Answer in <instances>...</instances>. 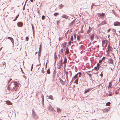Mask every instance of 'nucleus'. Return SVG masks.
Segmentation results:
<instances>
[{
    "label": "nucleus",
    "mask_w": 120,
    "mask_h": 120,
    "mask_svg": "<svg viewBox=\"0 0 120 120\" xmlns=\"http://www.w3.org/2000/svg\"><path fill=\"white\" fill-rule=\"evenodd\" d=\"M17 25L19 27H21L23 26V24L22 22H19L17 23Z\"/></svg>",
    "instance_id": "obj_5"
},
{
    "label": "nucleus",
    "mask_w": 120,
    "mask_h": 120,
    "mask_svg": "<svg viewBox=\"0 0 120 120\" xmlns=\"http://www.w3.org/2000/svg\"><path fill=\"white\" fill-rule=\"evenodd\" d=\"M106 23L105 21H102L99 24L101 25H102Z\"/></svg>",
    "instance_id": "obj_12"
},
{
    "label": "nucleus",
    "mask_w": 120,
    "mask_h": 120,
    "mask_svg": "<svg viewBox=\"0 0 120 120\" xmlns=\"http://www.w3.org/2000/svg\"><path fill=\"white\" fill-rule=\"evenodd\" d=\"M33 68V64L32 65H31V71H32V69Z\"/></svg>",
    "instance_id": "obj_43"
},
{
    "label": "nucleus",
    "mask_w": 120,
    "mask_h": 120,
    "mask_svg": "<svg viewBox=\"0 0 120 120\" xmlns=\"http://www.w3.org/2000/svg\"><path fill=\"white\" fill-rule=\"evenodd\" d=\"M68 59H69L70 60H71V59H70V57L68 56Z\"/></svg>",
    "instance_id": "obj_60"
},
{
    "label": "nucleus",
    "mask_w": 120,
    "mask_h": 120,
    "mask_svg": "<svg viewBox=\"0 0 120 120\" xmlns=\"http://www.w3.org/2000/svg\"><path fill=\"white\" fill-rule=\"evenodd\" d=\"M65 55L66 56L67 55H68V46H67L65 52L64 58V63H66L67 62V58L65 56Z\"/></svg>",
    "instance_id": "obj_1"
},
{
    "label": "nucleus",
    "mask_w": 120,
    "mask_h": 120,
    "mask_svg": "<svg viewBox=\"0 0 120 120\" xmlns=\"http://www.w3.org/2000/svg\"><path fill=\"white\" fill-rule=\"evenodd\" d=\"M32 114L33 118L35 120L37 117V116L35 114L34 111L33 109L32 111Z\"/></svg>",
    "instance_id": "obj_3"
},
{
    "label": "nucleus",
    "mask_w": 120,
    "mask_h": 120,
    "mask_svg": "<svg viewBox=\"0 0 120 120\" xmlns=\"http://www.w3.org/2000/svg\"><path fill=\"white\" fill-rule=\"evenodd\" d=\"M41 51V45H40V47L39 48V51H38V55L39 56H40V55Z\"/></svg>",
    "instance_id": "obj_9"
},
{
    "label": "nucleus",
    "mask_w": 120,
    "mask_h": 120,
    "mask_svg": "<svg viewBox=\"0 0 120 120\" xmlns=\"http://www.w3.org/2000/svg\"><path fill=\"white\" fill-rule=\"evenodd\" d=\"M97 66H95V67L92 70V71L94 69H95V70H96V72L97 71H98V68H97Z\"/></svg>",
    "instance_id": "obj_31"
},
{
    "label": "nucleus",
    "mask_w": 120,
    "mask_h": 120,
    "mask_svg": "<svg viewBox=\"0 0 120 120\" xmlns=\"http://www.w3.org/2000/svg\"><path fill=\"white\" fill-rule=\"evenodd\" d=\"M12 80V79H10L9 80V81H8V83H9V82H10V81H11V80Z\"/></svg>",
    "instance_id": "obj_52"
},
{
    "label": "nucleus",
    "mask_w": 120,
    "mask_h": 120,
    "mask_svg": "<svg viewBox=\"0 0 120 120\" xmlns=\"http://www.w3.org/2000/svg\"><path fill=\"white\" fill-rule=\"evenodd\" d=\"M60 81L61 82V83H62V82H63V81L62 79H60Z\"/></svg>",
    "instance_id": "obj_64"
},
{
    "label": "nucleus",
    "mask_w": 120,
    "mask_h": 120,
    "mask_svg": "<svg viewBox=\"0 0 120 120\" xmlns=\"http://www.w3.org/2000/svg\"><path fill=\"white\" fill-rule=\"evenodd\" d=\"M111 47L110 48H107V49H108V51L109 52H112V51L111 49Z\"/></svg>",
    "instance_id": "obj_17"
},
{
    "label": "nucleus",
    "mask_w": 120,
    "mask_h": 120,
    "mask_svg": "<svg viewBox=\"0 0 120 120\" xmlns=\"http://www.w3.org/2000/svg\"><path fill=\"white\" fill-rule=\"evenodd\" d=\"M31 25L32 26V30L33 31V33H34V27L33 25L32 24H31Z\"/></svg>",
    "instance_id": "obj_30"
},
{
    "label": "nucleus",
    "mask_w": 120,
    "mask_h": 120,
    "mask_svg": "<svg viewBox=\"0 0 120 120\" xmlns=\"http://www.w3.org/2000/svg\"><path fill=\"white\" fill-rule=\"evenodd\" d=\"M109 108H105V109H103V111L104 112H106L108 111H109Z\"/></svg>",
    "instance_id": "obj_15"
},
{
    "label": "nucleus",
    "mask_w": 120,
    "mask_h": 120,
    "mask_svg": "<svg viewBox=\"0 0 120 120\" xmlns=\"http://www.w3.org/2000/svg\"><path fill=\"white\" fill-rule=\"evenodd\" d=\"M64 69H66V63H64Z\"/></svg>",
    "instance_id": "obj_38"
},
{
    "label": "nucleus",
    "mask_w": 120,
    "mask_h": 120,
    "mask_svg": "<svg viewBox=\"0 0 120 120\" xmlns=\"http://www.w3.org/2000/svg\"><path fill=\"white\" fill-rule=\"evenodd\" d=\"M79 80V78L77 79L75 81V83L76 84H78V81Z\"/></svg>",
    "instance_id": "obj_21"
},
{
    "label": "nucleus",
    "mask_w": 120,
    "mask_h": 120,
    "mask_svg": "<svg viewBox=\"0 0 120 120\" xmlns=\"http://www.w3.org/2000/svg\"><path fill=\"white\" fill-rule=\"evenodd\" d=\"M90 88H89L88 89H86L85 90L84 94H86L88 92H89L90 90Z\"/></svg>",
    "instance_id": "obj_11"
},
{
    "label": "nucleus",
    "mask_w": 120,
    "mask_h": 120,
    "mask_svg": "<svg viewBox=\"0 0 120 120\" xmlns=\"http://www.w3.org/2000/svg\"><path fill=\"white\" fill-rule=\"evenodd\" d=\"M7 104L8 105H11V102L9 101H7Z\"/></svg>",
    "instance_id": "obj_34"
},
{
    "label": "nucleus",
    "mask_w": 120,
    "mask_h": 120,
    "mask_svg": "<svg viewBox=\"0 0 120 120\" xmlns=\"http://www.w3.org/2000/svg\"><path fill=\"white\" fill-rule=\"evenodd\" d=\"M111 47L110 46V45H109V44L108 45L107 48H111Z\"/></svg>",
    "instance_id": "obj_53"
},
{
    "label": "nucleus",
    "mask_w": 120,
    "mask_h": 120,
    "mask_svg": "<svg viewBox=\"0 0 120 120\" xmlns=\"http://www.w3.org/2000/svg\"><path fill=\"white\" fill-rule=\"evenodd\" d=\"M105 42V40H102V45L103 44H104Z\"/></svg>",
    "instance_id": "obj_36"
},
{
    "label": "nucleus",
    "mask_w": 120,
    "mask_h": 120,
    "mask_svg": "<svg viewBox=\"0 0 120 120\" xmlns=\"http://www.w3.org/2000/svg\"><path fill=\"white\" fill-rule=\"evenodd\" d=\"M102 60H99V63H101L102 62Z\"/></svg>",
    "instance_id": "obj_45"
},
{
    "label": "nucleus",
    "mask_w": 120,
    "mask_h": 120,
    "mask_svg": "<svg viewBox=\"0 0 120 120\" xmlns=\"http://www.w3.org/2000/svg\"><path fill=\"white\" fill-rule=\"evenodd\" d=\"M19 14H18L15 18L13 20V21H15L18 18V17L19 16Z\"/></svg>",
    "instance_id": "obj_27"
},
{
    "label": "nucleus",
    "mask_w": 120,
    "mask_h": 120,
    "mask_svg": "<svg viewBox=\"0 0 120 120\" xmlns=\"http://www.w3.org/2000/svg\"><path fill=\"white\" fill-rule=\"evenodd\" d=\"M63 5L62 4H61L60 5H59V8H61L63 6Z\"/></svg>",
    "instance_id": "obj_32"
},
{
    "label": "nucleus",
    "mask_w": 120,
    "mask_h": 120,
    "mask_svg": "<svg viewBox=\"0 0 120 120\" xmlns=\"http://www.w3.org/2000/svg\"><path fill=\"white\" fill-rule=\"evenodd\" d=\"M81 72H78L74 76V77H73V79H75L76 78L80 77L81 75Z\"/></svg>",
    "instance_id": "obj_2"
},
{
    "label": "nucleus",
    "mask_w": 120,
    "mask_h": 120,
    "mask_svg": "<svg viewBox=\"0 0 120 120\" xmlns=\"http://www.w3.org/2000/svg\"><path fill=\"white\" fill-rule=\"evenodd\" d=\"M66 43V42H65L63 43L62 45L64 48H65Z\"/></svg>",
    "instance_id": "obj_23"
},
{
    "label": "nucleus",
    "mask_w": 120,
    "mask_h": 120,
    "mask_svg": "<svg viewBox=\"0 0 120 120\" xmlns=\"http://www.w3.org/2000/svg\"><path fill=\"white\" fill-rule=\"evenodd\" d=\"M21 68V71H22V73H23V71L22 70V68Z\"/></svg>",
    "instance_id": "obj_62"
},
{
    "label": "nucleus",
    "mask_w": 120,
    "mask_h": 120,
    "mask_svg": "<svg viewBox=\"0 0 120 120\" xmlns=\"http://www.w3.org/2000/svg\"><path fill=\"white\" fill-rule=\"evenodd\" d=\"M7 38L8 39L11 40V41L12 42L13 44H14V40L12 38L10 37H8Z\"/></svg>",
    "instance_id": "obj_8"
},
{
    "label": "nucleus",
    "mask_w": 120,
    "mask_h": 120,
    "mask_svg": "<svg viewBox=\"0 0 120 120\" xmlns=\"http://www.w3.org/2000/svg\"><path fill=\"white\" fill-rule=\"evenodd\" d=\"M63 63H63L62 62V60H60L59 61V64L61 66H62Z\"/></svg>",
    "instance_id": "obj_24"
},
{
    "label": "nucleus",
    "mask_w": 120,
    "mask_h": 120,
    "mask_svg": "<svg viewBox=\"0 0 120 120\" xmlns=\"http://www.w3.org/2000/svg\"><path fill=\"white\" fill-rule=\"evenodd\" d=\"M91 44V42H90V43L88 45V46H89Z\"/></svg>",
    "instance_id": "obj_56"
},
{
    "label": "nucleus",
    "mask_w": 120,
    "mask_h": 120,
    "mask_svg": "<svg viewBox=\"0 0 120 120\" xmlns=\"http://www.w3.org/2000/svg\"><path fill=\"white\" fill-rule=\"evenodd\" d=\"M77 39L78 41H79L80 40V35H78L77 37Z\"/></svg>",
    "instance_id": "obj_13"
},
{
    "label": "nucleus",
    "mask_w": 120,
    "mask_h": 120,
    "mask_svg": "<svg viewBox=\"0 0 120 120\" xmlns=\"http://www.w3.org/2000/svg\"><path fill=\"white\" fill-rule=\"evenodd\" d=\"M54 56H55L54 59L55 60V63L56 61L57 56H56V55H55Z\"/></svg>",
    "instance_id": "obj_33"
},
{
    "label": "nucleus",
    "mask_w": 120,
    "mask_h": 120,
    "mask_svg": "<svg viewBox=\"0 0 120 120\" xmlns=\"http://www.w3.org/2000/svg\"><path fill=\"white\" fill-rule=\"evenodd\" d=\"M110 30V29H109L108 30H107V32H109Z\"/></svg>",
    "instance_id": "obj_58"
},
{
    "label": "nucleus",
    "mask_w": 120,
    "mask_h": 120,
    "mask_svg": "<svg viewBox=\"0 0 120 120\" xmlns=\"http://www.w3.org/2000/svg\"><path fill=\"white\" fill-rule=\"evenodd\" d=\"M18 88V86H15L13 88V89L15 91H16L17 90V89Z\"/></svg>",
    "instance_id": "obj_18"
},
{
    "label": "nucleus",
    "mask_w": 120,
    "mask_h": 120,
    "mask_svg": "<svg viewBox=\"0 0 120 120\" xmlns=\"http://www.w3.org/2000/svg\"><path fill=\"white\" fill-rule=\"evenodd\" d=\"M112 85V83L111 82H110L109 83V86H110V88L111 87Z\"/></svg>",
    "instance_id": "obj_41"
},
{
    "label": "nucleus",
    "mask_w": 120,
    "mask_h": 120,
    "mask_svg": "<svg viewBox=\"0 0 120 120\" xmlns=\"http://www.w3.org/2000/svg\"><path fill=\"white\" fill-rule=\"evenodd\" d=\"M100 76L101 77H102V76H103V74H102V72H101V74H100Z\"/></svg>",
    "instance_id": "obj_48"
},
{
    "label": "nucleus",
    "mask_w": 120,
    "mask_h": 120,
    "mask_svg": "<svg viewBox=\"0 0 120 120\" xmlns=\"http://www.w3.org/2000/svg\"><path fill=\"white\" fill-rule=\"evenodd\" d=\"M107 94L108 95V96H111L112 95V93L108 94Z\"/></svg>",
    "instance_id": "obj_46"
},
{
    "label": "nucleus",
    "mask_w": 120,
    "mask_h": 120,
    "mask_svg": "<svg viewBox=\"0 0 120 120\" xmlns=\"http://www.w3.org/2000/svg\"><path fill=\"white\" fill-rule=\"evenodd\" d=\"M105 58V57H103L102 59V60H104Z\"/></svg>",
    "instance_id": "obj_55"
},
{
    "label": "nucleus",
    "mask_w": 120,
    "mask_h": 120,
    "mask_svg": "<svg viewBox=\"0 0 120 120\" xmlns=\"http://www.w3.org/2000/svg\"><path fill=\"white\" fill-rule=\"evenodd\" d=\"M99 64L98 63L97 64V66L98 67V66H99Z\"/></svg>",
    "instance_id": "obj_63"
},
{
    "label": "nucleus",
    "mask_w": 120,
    "mask_h": 120,
    "mask_svg": "<svg viewBox=\"0 0 120 120\" xmlns=\"http://www.w3.org/2000/svg\"><path fill=\"white\" fill-rule=\"evenodd\" d=\"M75 22V20L72 21L70 23V24H69V25L70 26L71 25H73L74 24Z\"/></svg>",
    "instance_id": "obj_19"
},
{
    "label": "nucleus",
    "mask_w": 120,
    "mask_h": 120,
    "mask_svg": "<svg viewBox=\"0 0 120 120\" xmlns=\"http://www.w3.org/2000/svg\"><path fill=\"white\" fill-rule=\"evenodd\" d=\"M94 34H92L90 35V39L92 41L94 39Z\"/></svg>",
    "instance_id": "obj_14"
},
{
    "label": "nucleus",
    "mask_w": 120,
    "mask_h": 120,
    "mask_svg": "<svg viewBox=\"0 0 120 120\" xmlns=\"http://www.w3.org/2000/svg\"><path fill=\"white\" fill-rule=\"evenodd\" d=\"M68 44L70 45L71 44V41H69V42L68 43Z\"/></svg>",
    "instance_id": "obj_50"
},
{
    "label": "nucleus",
    "mask_w": 120,
    "mask_h": 120,
    "mask_svg": "<svg viewBox=\"0 0 120 120\" xmlns=\"http://www.w3.org/2000/svg\"><path fill=\"white\" fill-rule=\"evenodd\" d=\"M47 72L48 74H49L50 73V70L49 68L47 70Z\"/></svg>",
    "instance_id": "obj_26"
},
{
    "label": "nucleus",
    "mask_w": 120,
    "mask_h": 120,
    "mask_svg": "<svg viewBox=\"0 0 120 120\" xmlns=\"http://www.w3.org/2000/svg\"><path fill=\"white\" fill-rule=\"evenodd\" d=\"M57 111L58 112H60L61 111V110L59 108L57 107Z\"/></svg>",
    "instance_id": "obj_22"
},
{
    "label": "nucleus",
    "mask_w": 120,
    "mask_h": 120,
    "mask_svg": "<svg viewBox=\"0 0 120 120\" xmlns=\"http://www.w3.org/2000/svg\"><path fill=\"white\" fill-rule=\"evenodd\" d=\"M97 14L99 17L101 19L103 18L104 16V14L103 13H98Z\"/></svg>",
    "instance_id": "obj_4"
},
{
    "label": "nucleus",
    "mask_w": 120,
    "mask_h": 120,
    "mask_svg": "<svg viewBox=\"0 0 120 120\" xmlns=\"http://www.w3.org/2000/svg\"><path fill=\"white\" fill-rule=\"evenodd\" d=\"M9 85L8 86V87H7V89H8V90H10V89L9 88Z\"/></svg>",
    "instance_id": "obj_51"
},
{
    "label": "nucleus",
    "mask_w": 120,
    "mask_h": 120,
    "mask_svg": "<svg viewBox=\"0 0 120 120\" xmlns=\"http://www.w3.org/2000/svg\"><path fill=\"white\" fill-rule=\"evenodd\" d=\"M110 104H111L110 102L109 101L106 103V106H109L110 105Z\"/></svg>",
    "instance_id": "obj_25"
},
{
    "label": "nucleus",
    "mask_w": 120,
    "mask_h": 120,
    "mask_svg": "<svg viewBox=\"0 0 120 120\" xmlns=\"http://www.w3.org/2000/svg\"><path fill=\"white\" fill-rule=\"evenodd\" d=\"M113 31L115 33L116 32V30L115 29H113Z\"/></svg>",
    "instance_id": "obj_61"
},
{
    "label": "nucleus",
    "mask_w": 120,
    "mask_h": 120,
    "mask_svg": "<svg viewBox=\"0 0 120 120\" xmlns=\"http://www.w3.org/2000/svg\"><path fill=\"white\" fill-rule=\"evenodd\" d=\"M108 61H109V63L111 64H113V60L112 58H110L108 59Z\"/></svg>",
    "instance_id": "obj_7"
},
{
    "label": "nucleus",
    "mask_w": 120,
    "mask_h": 120,
    "mask_svg": "<svg viewBox=\"0 0 120 120\" xmlns=\"http://www.w3.org/2000/svg\"><path fill=\"white\" fill-rule=\"evenodd\" d=\"M14 85H15V86H18V84L17 82L16 81H15L14 82Z\"/></svg>",
    "instance_id": "obj_29"
},
{
    "label": "nucleus",
    "mask_w": 120,
    "mask_h": 120,
    "mask_svg": "<svg viewBox=\"0 0 120 120\" xmlns=\"http://www.w3.org/2000/svg\"><path fill=\"white\" fill-rule=\"evenodd\" d=\"M74 39H76V34H74Z\"/></svg>",
    "instance_id": "obj_49"
},
{
    "label": "nucleus",
    "mask_w": 120,
    "mask_h": 120,
    "mask_svg": "<svg viewBox=\"0 0 120 120\" xmlns=\"http://www.w3.org/2000/svg\"><path fill=\"white\" fill-rule=\"evenodd\" d=\"M114 26H120V22L118 21H116L114 22L113 24Z\"/></svg>",
    "instance_id": "obj_6"
},
{
    "label": "nucleus",
    "mask_w": 120,
    "mask_h": 120,
    "mask_svg": "<svg viewBox=\"0 0 120 120\" xmlns=\"http://www.w3.org/2000/svg\"><path fill=\"white\" fill-rule=\"evenodd\" d=\"M95 47L96 48H98L99 47V45H98V46H96V45H95Z\"/></svg>",
    "instance_id": "obj_54"
},
{
    "label": "nucleus",
    "mask_w": 120,
    "mask_h": 120,
    "mask_svg": "<svg viewBox=\"0 0 120 120\" xmlns=\"http://www.w3.org/2000/svg\"><path fill=\"white\" fill-rule=\"evenodd\" d=\"M69 74L70 75V76L72 75V74L71 71H69Z\"/></svg>",
    "instance_id": "obj_39"
},
{
    "label": "nucleus",
    "mask_w": 120,
    "mask_h": 120,
    "mask_svg": "<svg viewBox=\"0 0 120 120\" xmlns=\"http://www.w3.org/2000/svg\"><path fill=\"white\" fill-rule=\"evenodd\" d=\"M92 29V28L90 27V26L89 27V29L87 31V34H89Z\"/></svg>",
    "instance_id": "obj_10"
},
{
    "label": "nucleus",
    "mask_w": 120,
    "mask_h": 120,
    "mask_svg": "<svg viewBox=\"0 0 120 120\" xmlns=\"http://www.w3.org/2000/svg\"><path fill=\"white\" fill-rule=\"evenodd\" d=\"M73 34L72 35L71 37L70 40L71 41H73Z\"/></svg>",
    "instance_id": "obj_28"
},
{
    "label": "nucleus",
    "mask_w": 120,
    "mask_h": 120,
    "mask_svg": "<svg viewBox=\"0 0 120 120\" xmlns=\"http://www.w3.org/2000/svg\"><path fill=\"white\" fill-rule=\"evenodd\" d=\"M67 34H68V31L66 33H65V35L66 36V37H67Z\"/></svg>",
    "instance_id": "obj_57"
},
{
    "label": "nucleus",
    "mask_w": 120,
    "mask_h": 120,
    "mask_svg": "<svg viewBox=\"0 0 120 120\" xmlns=\"http://www.w3.org/2000/svg\"><path fill=\"white\" fill-rule=\"evenodd\" d=\"M63 18H64L65 19H67L68 16L66 15H64L62 16Z\"/></svg>",
    "instance_id": "obj_20"
},
{
    "label": "nucleus",
    "mask_w": 120,
    "mask_h": 120,
    "mask_svg": "<svg viewBox=\"0 0 120 120\" xmlns=\"http://www.w3.org/2000/svg\"><path fill=\"white\" fill-rule=\"evenodd\" d=\"M84 48H85V47H84V46L83 45H81V47H80V48L81 49H84Z\"/></svg>",
    "instance_id": "obj_35"
},
{
    "label": "nucleus",
    "mask_w": 120,
    "mask_h": 120,
    "mask_svg": "<svg viewBox=\"0 0 120 120\" xmlns=\"http://www.w3.org/2000/svg\"><path fill=\"white\" fill-rule=\"evenodd\" d=\"M48 98L52 100H53V96L51 95L49 96L48 98Z\"/></svg>",
    "instance_id": "obj_16"
},
{
    "label": "nucleus",
    "mask_w": 120,
    "mask_h": 120,
    "mask_svg": "<svg viewBox=\"0 0 120 120\" xmlns=\"http://www.w3.org/2000/svg\"><path fill=\"white\" fill-rule=\"evenodd\" d=\"M63 49H61V50L60 51L62 52H63Z\"/></svg>",
    "instance_id": "obj_59"
},
{
    "label": "nucleus",
    "mask_w": 120,
    "mask_h": 120,
    "mask_svg": "<svg viewBox=\"0 0 120 120\" xmlns=\"http://www.w3.org/2000/svg\"><path fill=\"white\" fill-rule=\"evenodd\" d=\"M66 76L68 77V72H66ZM67 81H68V79H67V80H66L67 82Z\"/></svg>",
    "instance_id": "obj_44"
},
{
    "label": "nucleus",
    "mask_w": 120,
    "mask_h": 120,
    "mask_svg": "<svg viewBox=\"0 0 120 120\" xmlns=\"http://www.w3.org/2000/svg\"><path fill=\"white\" fill-rule=\"evenodd\" d=\"M58 14H59L58 13L56 12L54 13V15L55 16H56L58 15Z\"/></svg>",
    "instance_id": "obj_42"
},
{
    "label": "nucleus",
    "mask_w": 120,
    "mask_h": 120,
    "mask_svg": "<svg viewBox=\"0 0 120 120\" xmlns=\"http://www.w3.org/2000/svg\"><path fill=\"white\" fill-rule=\"evenodd\" d=\"M45 18V16L44 15H43L41 17V19L42 20H44Z\"/></svg>",
    "instance_id": "obj_37"
},
{
    "label": "nucleus",
    "mask_w": 120,
    "mask_h": 120,
    "mask_svg": "<svg viewBox=\"0 0 120 120\" xmlns=\"http://www.w3.org/2000/svg\"><path fill=\"white\" fill-rule=\"evenodd\" d=\"M29 39V38L27 36L26 37V41H28V40Z\"/></svg>",
    "instance_id": "obj_40"
},
{
    "label": "nucleus",
    "mask_w": 120,
    "mask_h": 120,
    "mask_svg": "<svg viewBox=\"0 0 120 120\" xmlns=\"http://www.w3.org/2000/svg\"><path fill=\"white\" fill-rule=\"evenodd\" d=\"M87 74L89 75L90 77H91L92 76V74H90L87 73Z\"/></svg>",
    "instance_id": "obj_47"
}]
</instances>
